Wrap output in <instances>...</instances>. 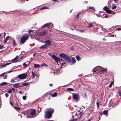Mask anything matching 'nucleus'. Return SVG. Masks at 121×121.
Returning a JSON list of instances; mask_svg holds the SVG:
<instances>
[{"label":"nucleus","mask_w":121,"mask_h":121,"mask_svg":"<svg viewBox=\"0 0 121 121\" xmlns=\"http://www.w3.org/2000/svg\"><path fill=\"white\" fill-rule=\"evenodd\" d=\"M46 109L47 111H45V118L46 119H49L52 117L54 110L52 108H47Z\"/></svg>","instance_id":"1"},{"label":"nucleus","mask_w":121,"mask_h":121,"mask_svg":"<svg viewBox=\"0 0 121 121\" xmlns=\"http://www.w3.org/2000/svg\"><path fill=\"white\" fill-rule=\"evenodd\" d=\"M93 70L94 72H95V73H101L106 71V69L104 68L98 66L93 69Z\"/></svg>","instance_id":"2"},{"label":"nucleus","mask_w":121,"mask_h":121,"mask_svg":"<svg viewBox=\"0 0 121 121\" xmlns=\"http://www.w3.org/2000/svg\"><path fill=\"white\" fill-rule=\"evenodd\" d=\"M60 56L61 58L64 59L65 61H67L69 62H70L71 61V58L68 56L66 54L62 53L59 55Z\"/></svg>","instance_id":"3"},{"label":"nucleus","mask_w":121,"mask_h":121,"mask_svg":"<svg viewBox=\"0 0 121 121\" xmlns=\"http://www.w3.org/2000/svg\"><path fill=\"white\" fill-rule=\"evenodd\" d=\"M29 38V36L27 34H25L20 39V42L22 44L24 43Z\"/></svg>","instance_id":"4"},{"label":"nucleus","mask_w":121,"mask_h":121,"mask_svg":"<svg viewBox=\"0 0 121 121\" xmlns=\"http://www.w3.org/2000/svg\"><path fill=\"white\" fill-rule=\"evenodd\" d=\"M29 114L32 116V117L27 116V117L28 118L34 117L36 116V111L34 109H32L30 110L29 111Z\"/></svg>","instance_id":"5"},{"label":"nucleus","mask_w":121,"mask_h":121,"mask_svg":"<svg viewBox=\"0 0 121 121\" xmlns=\"http://www.w3.org/2000/svg\"><path fill=\"white\" fill-rule=\"evenodd\" d=\"M26 73H23L18 75L17 77L21 79H23L26 78Z\"/></svg>","instance_id":"6"},{"label":"nucleus","mask_w":121,"mask_h":121,"mask_svg":"<svg viewBox=\"0 0 121 121\" xmlns=\"http://www.w3.org/2000/svg\"><path fill=\"white\" fill-rule=\"evenodd\" d=\"M73 98L74 100L76 101H78L79 100V95H78L76 94L73 93L72 94Z\"/></svg>","instance_id":"7"},{"label":"nucleus","mask_w":121,"mask_h":121,"mask_svg":"<svg viewBox=\"0 0 121 121\" xmlns=\"http://www.w3.org/2000/svg\"><path fill=\"white\" fill-rule=\"evenodd\" d=\"M51 57L54 60H55V61L57 62L58 61H59L60 62V60L61 61H62V60H60V59L59 60V58H58L56 57L55 55H52V56H51Z\"/></svg>","instance_id":"8"},{"label":"nucleus","mask_w":121,"mask_h":121,"mask_svg":"<svg viewBox=\"0 0 121 121\" xmlns=\"http://www.w3.org/2000/svg\"><path fill=\"white\" fill-rule=\"evenodd\" d=\"M44 43H45V44L47 46H50L51 44V41L50 40H46L44 42Z\"/></svg>","instance_id":"9"},{"label":"nucleus","mask_w":121,"mask_h":121,"mask_svg":"<svg viewBox=\"0 0 121 121\" xmlns=\"http://www.w3.org/2000/svg\"><path fill=\"white\" fill-rule=\"evenodd\" d=\"M103 10L106 11L108 13L110 10L106 6L104 7L103 8Z\"/></svg>","instance_id":"10"},{"label":"nucleus","mask_w":121,"mask_h":121,"mask_svg":"<svg viewBox=\"0 0 121 121\" xmlns=\"http://www.w3.org/2000/svg\"><path fill=\"white\" fill-rule=\"evenodd\" d=\"M18 56H17L16 57L14 58V59H12L11 60V61L12 62H13L15 63L17 62V61H18L19 60H17V59L18 58Z\"/></svg>","instance_id":"11"},{"label":"nucleus","mask_w":121,"mask_h":121,"mask_svg":"<svg viewBox=\"0 0 121 121\" xmlns=\"http://www.w3.org/2000/svg\"><path fill=\"white\" fill-rule=\"evenodd\" d=\"M51 24V23H46L44 25H43L42 27H43V28L45 27H48Z\"/></svg>","instance_id":"12"},{"label":"nucleus","mask_w":121,"mask_h":121,"mask_svg":"<svg viewBox=\"0 0 121 121\" xmlns=\"http://www.w3.org/2000/svg\"><path fill=\"white\" fill-rule=\"evenodd\" d=\"M47 32L45 30H44L40 32V35L41 36H44L46 35Z\"/></svg>","instance_id":"13"},{"label":"nucleus","mask_w":121,"mask_h":121,"mask_svg":"<svg viewBox=\"0 0 121 121\" xmlns=\"http://www.w3.org/2000/svg\"><path fill=\"white\" fill-rule=\"evenodd\" d=\"M9 36H8L6 37V39H4V43L5 44H6V43L7 42L8 40L9 39Z\"/></svg>","instance_id":"14"},{"label":"nucleus","mask_w":121,"mask_h":121,"mask_svg":"<svg viewBox=\"0 0 121 121\" xmlns=\"http://www.w3.org/2000/svg\"><path fill=\"white\" fill-rule=\"evenodd\" d=\"M108 110L104 111L103 112V114L106 116V117L108 116Z\"/></svg>","instance_id":"15"},{"label":"nucleus","mask_w":121,"mask_h":121,"mask_svg":"<svg viewBox=\"0 0 121 121\" xmlns=\"http://www.w3.org/2000/svg\"><path fill=\"white\" fill-rule=\"evenodd\" d=\"M8 84H9V83H8L6 82H3L0 84V86L6 85Z\"/></svg>","instance_id":"16"},{"label":"nucleus","mask_w":121,"mask_h":121,"mask_svg":"<svg viewBox=\"0 0 121 121\" xmlns=\"http://www.w3.org/2000/svg\"><path fill=\"white\" fill-rule=\"evenodd\" d=\"M34 67L35 68H40V66L38 64H35L34 65Z\"/></svg>","instance_id":"17"},{"label":"nucleus","mask_w":121,"mask_h":121,"mask_svg":"<svg viewBox=\"0 0 121 121\" xmlns=\"http://www.w3.org/2000/svg\"><path fill=\"white\" fill-rule=\"evenodd\" d=\"M76 60L74 58L72 57V59H71V61L70 63L71 62L72 63L74 64Z\"/></svg>","instance_id":"18"},{"label":"nucleus","mask_w":121,"mask_h":121,"mask_svg":"<svg viewBox=\"0 0 121 121\" xmlns=\"http://www.w3.org/2000/svg\"><path fill=\"white\" fill-rule=\"evenodd\" d=\"M47 48V46L45 45V44L44 45L42 46L40 48V49H41L42 48H43L44 49L46 48Z\"/></svg>","instance_id":"19"},{"label":"nucleus","mask_w":121,"mask_h":121,"mask_svg":"<svg viewBox=\"0 0 121 121\" xmlns=\"http://www.w3.org/2000/svg\"><path fill=\"white\" fill-rule=\"evenodd\" d=\"M51 95L53 97H56L57 95V93L56 92H55L54 94H51Z\"/></svg>","instance_id":"20"},{"label":"nucleus","mask_w":121,"mask_h":121,"mask_svg":"<svg viewBox=\"0 0 121 121\" xmlns=\"http://www.w3.org/2000/svg\"><path fill=\"white\" fill-rule=\"evenodd\" d=\"M108 13L111 14H115V12L112 11L110 10Z\"/></svg>","instance_id":"21"},{"label":"nucleus","mask_w":121,"mask_h":121,"mask_svg":"<svg viewBox=\"0 0 121 121\" xmlns=\"http://www.w3.org/2000/svg\"><path fill=\"white\" fill-rule=\"evenodd\" d=\"M28 82H27V83H23L22 84V86H20V87H22L23 86H27V85H28Z\"/></svg>","instance_id":"22"},{"label":"nucleus","mask_w":121,"mask_h":121,"mask_svg":"<svg viewBox=\"0 0 121 121\" xmlns=\"http://www.w3.org/2000/svg\"><path fill=\"white\" fill-rule=\"evenodd\" d=\"M19 86L18 84H14L13 85V87H14L18 88Z\"/></svg>","instance_id":"23"},{"label":"nucleus","mask_w":121,"mask_h":121,"mask_svg":"<svg viewBox=\"0 0 121 121\" xmlns=\"http://www.w3.org/2000/svg\"><path fill=\"white\" fill-rule=\"evenodd\" d=\"M3 33L4 34L2 33L0 34V37L2 36H4H4L6 35V34L5 32H4Z\"/></svg>","instance_id":"24"},{"label":"nucleus","mask_w":121,"mask_h":121,"mask_svg":"<svg viewBox=\"0 0 121 121\" xmlns=\"http://www.w3.org/2000/svg\"><path fill=\"white\" fill-rule=\"evenodd\" d=\"M51 72L52 73H55V71L53 70V68H51L50 69Z\"/></svg>","instance_id":"25"},{"label":"nucleus","mask_w":121,"mask_h":121,"mask_svg":"<svg viewBox=\"0 0 121 121\" xmlns=\"http://www.w3.org/2000/svg\"><path fill=\"white\" fill-rule=\"evenodd\" d=\"M67 90L68 91H73V89L72 88H68L67 89Z\"/></svg>","instance_id":"26"},{"label":"nucleus","mask_w":121,"mask_h":121,"mask_svg":"<svg viewBox=\"0 0 121 121\" xmlns=\"http://www.w3.org/2000/svg\"><path fill=\"white\" fill-rule=\"evenodd\" d=\"M32 76L33 78H34L35 77V73L33 71L32 72Z\"/></svg>","instance_id":"27"},{"label":"nucleus","mask_w":121,"mask_h":121,"mask_svg":"<svg viewBox=\"0 0 121 121\" xmlns=\"http://www.w3.org/2000/svg\"><path fill=\"white\" fill-rule=\"evenodd\" d=\"M23 65L24 66V68H26L27 67L28 65L26 64L25 63H24L23 64Z\"/></svg>","instance_id":"28"},{"label":"nucleus","mask_w":121,"mask_h":121,"mask_svg":"<svg viewBox=\"0 0 121 121\" xmlns=\"http://www.w3.org/2000/svg\"><path fill=\"white\" fill-rule=\"evenodd\" d=\"M13 79L15 80H17V82H19L20 81V80L18 79V78L16 77L14 78Z\"/></svg>","instance_id":"29"},{"label":"nucleus","mask_w":121,"mask_h":121,"mask_svg":"<svg viewBox=\"0 0 121 121\" xmlns=\"http://www.w3.org/2000/svg\"><path fill=\"white\" fill-rule=\"evenodd\" d=\"M76 59L78 61L80 59V58L79 56H77L76 57Z\"/></svg>","instance_id":"30"},{"label":"nucleus","mask_w":121,"mask_h":121,"mask_svg":"<svg viewBox=\"0 0 121 121\" xmlns=\"http://www.w3.org/2000/svg\"><path fill=\"white\" fill-rule=\"evenodd\" d=\"M47 9V8L46 6L42 7L40 8V10H42L43 9Z\"/></svg>","instance_id":"31"},{"label":"nucleus","mask_w":121,"mask_h":121,"mask_svg":"<svg viewBox=\"0 0 121 121\" xmlns=\"http://www.w3.org/2000/svg\"><path fill=\"white\" fill-rule=\"evenodd\" d=\"M89 9H92L94 11H95V8L93 7H89Z\"/></svg>","instance_id":"32"},{"label":"nucleus","mask_w":121,"mask_h":121,"mask_svg":"<svg viewBox=\"0 0 121 121\" xmlns=\"http://www.w3.org/2000/svg\"><path fill=\"white\" fill-rule=\"evenodd\" d=\"M117 6L115 5H114L113 6V7H112V9H116L117 8Z\"/></svg>","instance_id":"33"},{"label":"nucleus","mask_w":121,"mask_h":121,"mask_svg":"<svg viewBox=\"0 0 121 121\" xmlns=\"http://www.w3.org/2000/svg\"><path fill=\"white\" fill-rule=\"evenodd\" d=\"M13 44H14V45L15 46H16L17 45V44H16V43L15 40L14 39H13Z\"/></svg>","instance_id":"34"},{"label":"nucleus","mask_w":121,"mask_h":121,"mask_svg":"<svg viewBox=\"0 0 121 121\" xmlns=\"http://www.w3.org/2000/svg\"><path fill=\"white\" fill-rule=\"evenodd\" d=\"M12 92V90L11 89H10L7 92L9 93H10Z\"/></svg>","instance_id":"35"},{"label":"nucleus","mask_w":121,"mask_h":121,"mask_svg":"<svg viewBox=\"0 0 121 121\" xmlns=\"http://www.w3.org/2000/svg\"><path fill=\"white\" fill-rule=\"evenodd\" d=\"M92 23H90L88 24V27L90 28L92 26Z\"/></svg>","instance_id":"36"},{"label":"nucleus","mask_w":121,"mask_h":121,"mask_svg":"<svg viewBox=\"0 0 121 121\" xmlns=\"http://www.w3.org/2000/svg\"><path fill=\"white\" fill-rule=\"evenodd\" d=\"M11 63H7L5 64L4 65H2V66H5L6 65H9V64H10Z\"/></svg>","instance_id":"37"},{"label":"nucleus","mask_w":121,"mask_h":121,"mask_svg":"<svg viewBox=\"0 0 121 121\" xmlns=\"http://www.w3.org/2000/svg\"><path fill=\"white\" fill-rule=\"evenodd\" d=\"M35 31V30H30L28 31V32L29 34H30L31 33V32L34 31Z\"/></svg>","instance_id":"38"},{"label":"nucleus","mask_w":121,"mask_h":121,"mask_svg":"<svg viewBox=\"0 0 121 121\" xmlns=\"http://www.w3.org/2000/svg\"><path fill=\"white\" fill-rule=\"evenodd\" d=\"M15 81H14V79H12L10 81V82L11 83H14L15 82Z\"/></svg>","instance_id":"39"},{"label":"nucleus","mask_w":121,"mask_h":121,"mask_svg":"<svg viewBox=\"0 0 121 121\" xmlns=\"http://www.w3.org/2000/svg\"><path fill=\"white\" fill-rule=\"evenodd\" d=\"M22 99L24 100H25L26 99V96H24L22 97Z\"/></svg>","instance_id":"40"},{"label":"nucleus","mask_w":121,"mask_h":121,"mask_svg":"<svg viewBox=\"0 0 121 121\" xmlns=\"http://www.w3.org/2000/svg\"><path fill=\"white\" fill-rule=\"evenodd\" d=\"M120 99H119V100H118L116 102V105H117L118 104L119 102L120 101Z\"/></svg>","instance_id":"41"},{"label":"nucleus","mask_w":121,"mask_h":121,"mask_svg":"<svg viewBox=\"0 0 121 121\" xmlns=\"http://www.w3.org/2000/svg\"><path fill=\"white\" fill-rule=\"evenodd\" d=\"M96 104L97 105V108H98L99 107V103L98 102H97Z\"/></svg>","instance_id":"42"},{"label":"nucleus","mask_w":121,"mask_h":121,"mask_svg":"<svg viewBox=\"0 0 121 121\" xmlns=\"http://www.w3.org/2000/svg\"><path fill=\"white\" fill-rule=\"evenodd\" d=\"M7 77V75H5L3 77V78L4 79H6Z\"/></svg>","instance_id":"43"},{"label":"nucleus","mask_w":121,"mask_h":121,"mask_svg":"<svg viewBox=\"0 0 121 121\" xmlns=\"http://www.w3.org/2000/svg\"><path fill=\"white\" fill-rule=\"evenodd\" d=\"M5 96L6 97H8L9 96V94L7 93H6L5 94Z\"/></svg>","instance_id":"44"},{"label":"nucleus","mask_w":121,"mask_h":121,"mask_svg":"<svg viewBox=\"0 0 121 121\" xmlns=\"http://www.w3.org/2000/svg\"><path fill=\"white\" fill-rule=\"evenodd\" d=\"M41 65L43 66H45V65H46L45 63H43Z\"/></svg>","instance_id":"45"},{"label":"nucleus","mask_w":121,"mask_h":121,"mask_svg":"<svg viewBox=\"0 0 121 121\" xmlns=\"http://www.w3.org/2000/svg\"><path fill=\"white\" fill-rule=\"evenodd\" d=\"M11 90H12V91H15V89L14 88H12Z\"/></svg>","instance_id":"46"},{"label":"nucleus","mask_w":121,"mask_h":121,"mask_svg":"<svg viewBox=\"0 0 121 121\" xmlns=\"http://www.w3.org/2000/svg\"><path fill=\"white\" fill-rule=\"evenodd\" d=\"M15 109H19V110H20V108H19V107H15Z\"/></svg>","instance_id":"47"},{"label":"nucleus","mask_w":121,"mask_h":121,"mask_svg":"<svg viewBox=\"0 0 121 121\" xmlns=\"http://www.w3.org/2000/svg\"><path fill=\"white\" fill-rule=\"evenodd\" d=\"M73 114H75V116H77V115L76 112H74Z\"/></svg>","instance_id":"48"},{"label":"nucleus","mask_w":121,"mask_h":121,"mask_svg":"<svg viewBox=\"0 0 121 121\" xmlns=\"http://www.w3.org/2000/svg\"><path fill=\"white\" fill-rule=\"evenodd\" d=\"M117 30H121V28H118L117 29Z\"/></svg>","instance_id":"49"},{"label":"nucleus","mask_w":121,"mask_h":121,"mask_svg":"<svg viewBox=\"0 0 121 121\" xmlns=\"http://www.w3.org/2000/svg\"><path fill=\"white\" fill-rule=\"evenodd\" d=\"M112 85L111 84H110V85L109 86V87L110 88H111L112 87Z\"/></svg>","instance_id":"50"},{"label":"nucleus","mask_w":121,"mask_h":121,"mask_svg":"<svg viewBox=\"0 0 121 121\" xmlns=\"http://www.w3.org/2000/svg\"><path fill=\"white\" fill-rule=\"evenodd\" d=\"M3 47V46H1L0 45V49L2 48Z\"/></svg>","instance_id":"51"},{"label":"nucleus","mask_w":121,"mask_h":121,"mask_svg":"<svg viewBox=\"0 0 121 121\" xmlns=\"http://www.w3.org/2000/svg\"><path fill=\"white\" fill-rule=\"evenodd\" d=\"M108 16L106 15H105V16H104V18H108Z\"/></svg>","instance_id":"52"},{"label":"nucleus","mask_w":121,"mask_h":121,"mask_svg":"<svg viewBox=\"0 0 121 121\" xmlns=\"http://www.w3.org/2000/svg\"><path fill=\"white\" fill-rule=\"evenodd\" d=\"M37 54V53H34L33 55V56H34L35 55H36Z\"/></svg>","instance_id":"53"},{"label":"nucleus","mask_w":121,"mask_h":121,"mask_svg":"<svg viewBox=\"0 0 121 121\" xmlns=\"http://www.w3.org/2000/svg\"><path fill=\"white\" fill-rule=\"evenodd\" d=\"M48 55H49L51 57L52 56V55H51V53H48Z\"/></svg>","instance_id":"54"},{"label":"nucleus","mask_w":121,"mask_h":121,"mask_svg":"<svg viewBox=\"0 0 121 121\" xmlns=\"http://www.w3.org/2000/svg\"><path fill=\"white\" fill-rule=\"evenodd\" d=\"M74 115H73V116H72V118H73L74 120H77V119H74Z\"/></svg>","instance_id":"55"},{"label":"nucleus","mask_w":121,"mask_h":121,"mask_svg":"<svg viewBox=\"0 0 121 121\" xmlns=\"http://www.w3.org/2000/svg\"><path fill=\"white\" fill-rule=\"evenodd\" d=\"M12 71H13L12 70H10V71H8V73H9L11 72H12Z\"/></svg>","instance_id":"56"},{"label":"nucleus","mask_w":121,"mask_h":121,"mask_svg":"<svg viewBox=\"0 0 121 121\" xmlns=\"http://www.w3.org/2000/svg\"><path fill=\"white\" fill-rule=\"evenodd\" d=\"M10 104L11 105H13V104H12V102L10 101Z\"/></svg>","instance_id":"57"},{"label":"nucleus","mask_w":121,"mask_h":121,"mask_svg":"<svg viewBox=\"0 0 121 121\" xmlns=\"http://www.w3.org/2000/svg\"><path fill=\"white\" fill-rule=\"evenodd\" d=\"M49 85L50 86H52V84H49Z\"/></svg>","instance_id":"58"},{"label":"nucleus","mask_w":121,"mask_h":121,"mask_svg":"<svg viewBox=\"0 0 121 121\" xmlns=\"http://www.w3.org/2000/svg\"><path fill=\"white\" fill-rule=\"evenodd\" d=\"M79 14V13H78V14H77V18H78V17Z\"/></svg>","instance_id":"59"},{"label":"nucleus","mask_w":121,"mask_h":121,"mask_svg":"<svg viewBox=\"0 0 121 121\" xmlns=\"http://www.w3.org/2000/svg\"><path fill=\"white\" fill-rule=\"evenodd\" d=\"M110 84H111L112 85L113 84V82H112Z\"/></svg>","instance_id":"60"},{"label":"nucleus","mask_w":121,"mask_h":121,"mask_svg":"<svg viewBox=\"0 0 121 121\" xmlns=\"http://www.w3.org/2000/svg\"><path fill=\"white\" fill-rule=\"evenodd\" d=\"M22 91H19V93L22 94Z\"/></svg>","instance_id":"61"},{"label":"nucleus","mask_w":121,"mask_h":121,"mask_svg":"<svg viewBox=\"0 0 121 121\" xmlns=\"http://www.w3.org/2000/svg\"><path fill=\"white\" fill-rule=\"evenodd\" d=\"M96 14V15H97V16L98 17H99L100 16L99 15H98L97 14Z\"/></svg>","instance_id":"62"},{"label":"nucleus","mask_w":121,"mask_h":121,"mask_svg":"<svg viewBox=\"0 0 121 121\" xmlns=\"http://www.w3.org/2000/svg\"><path fill=\"white\" fill-rule=\"evenodd\" d=\"M103 40L105 41L106 40V39H105L104 38V39H103Z\"/></svg>","instance_id":"63"},{"label":"nucleus","mask_w":121,"mask_h":121,"mask_svg":"<svg viewBox=\"0 0 121 121\" xmlns=\"http://www.w3.org/2000/svg\"><path fill=\"white\" fill-rule=\"evenodd\" d=\"M119 95L120 96H121V94L120 93H119Z\"/></svg>","instance_id":"64"}]
</instances>
